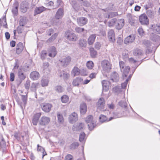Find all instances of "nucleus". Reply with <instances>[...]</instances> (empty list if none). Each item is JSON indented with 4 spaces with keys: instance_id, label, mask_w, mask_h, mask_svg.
Masks as SVG:
<instances>
[{
    "instance_id": "1",
    "label": "nucleus",
    "mask_w": 160,
    "mask_h": 160,
    "mask_svg": "<svg viewBox=\"0 0 160 160\" xmlns=\"http://www.w3.org/2000/svg\"><path fill=\"white\" fill-rule=\"evenodd\" d=\"M149 30L150 38L152 40L155 42L160 41V37L156 34H160V26L157 24L152 25Z\"/></svg>"
},
{
    "instance_id": "2",
    "label": "nucleus",
    "mask_w": 160,
    "mask_h": 160,
    "mask_svg": "<svg viewBox=\"0 0 160 160\" xmlns=\"http://www.w3.org/2000/svg\"><path fill=\"white\" fill-rule=\"evenodd\" d=\"M85 121L90 130H92L96 125V121L93 119V117L92 115H88L86 118Z\"/></svg>"
},
{
    "instance_id": "3",
    "label": "nucleus",
    "mask_w": 160,
    "mask_h": 160,
    "mask_svg": "<svg viewBox=\"0 0 160 160\" xmlns=\"http://www.w3.org/2000/svg\"><path fill=\"white\" fill-rule=\"evenodd\" d=\"M119 66L120 70L123 73V77H126L130 71V67L126 65V64L123 61H120Z\"/></svg>"
},
{
    "instance_id": "4",
    "label": "nucleus",
    "mask_w": 160,
    "mask_h": 160,
    "mask_svg": "<svg viewBox=\"0 0 160 160\" xmlns=\"http://www.w3.org/2000/svg\"><path fill=\"white\" fill-rule=\"evenodd\" d=\"M111 64L107 60H104L101 62V67L103 73L109 72L111 69Z\"/></svg>"
},
{
    "instance_id": "5",
    "label": "nucleus",
    "mask_w": 160,
    "mask_h": 160,
    "mask_svg": "<svg viewBox=\"0 0 160 160\" xmlns=\"http://www.w3.org/2000/svg\"><path fill=\"white\" fill-rule=\"evenodd\" d=\"M26 66H21L19 68L18 71V78L21 81L23 80L26 78V76L24 73L26 72Z\"/></svg>"
},
{
    "instance_id": "6",
    "label": "nucleus",
    "mask_w": 160,
    "mask_h": 160,
    "mask_svg": "<svg viewBox=\"0 0 160 160\" xmlns=\"http://www.w3.org/2000/svg\"><path fill=\"white\" fill-rule=\"evenodd\" d=\"M65 38L69 41H75L78 40V37L76 34L69 31L65 32Z\"/></svg>"
},
{
    "instance_id": "7",
    "label": "nucleus",
    "mask_w": 160,
    "mask_h": 160,
    "mask_svg": "<svg viewBox=\"0 0 160 160\" xmlns=\"http://www.w3.org/2000/svg\"><path fill=\"white\" fill-rule=\"evenodd\" d=\"M104 106L105 101L104 99L102 98H100L98 100L97 104V110L104 111Z\"/></svg>"
},
{
    "instance_id": "8",
    "label": "nucleus",
    "mask_w": 160,
    "mask_h": 160,
    "mask_svg": "<svg viewBox=\"0 0 160 160\" xmlns=\"http://www.w3.org/2000/svg\"><path fill=\"white\" fill-rule=\"evenodd\" d=\"M41 106L42 110L46 112H49L52 106L51 104L48 103H42Z\"/></svg>"
},
{
    "instance_id": "9",
    "label": "nucleus",
    "mask_w": 160,
    "mask_h": 160,
    "mask_svg": "<svg viewBox=\"0 0 160 160\" xmlns=\"http://www.w3.org/2000/svg\"><path fill=\"white\" fill-rule=\"evenodd\" d=\"M71 58L70 56L67 57L61 60H60L59 61L61 63V64L64 67H66L71 62Z\"/></svg>"
},
{
    "instance_id": "10",
    "label": "nucleus",
    "mask_w": 160,
    "mask_h": 160,
    "mask_svg": "<svg viewBox=\"0 0 160 160\" xmlns=\"http://www.w3.org/2000/svg\"><path fill=\"white\" fill-rule=\"evenodd\" d=\"M6 142L2 135L0 134V149L3 152L6 151Z\"/></svg>"
},
{
    "instance_id": "11",
    "label": "nucleus",
    "mask_w": 160,
    "mask_h": 160,
    "mask_svg": "<svg viewBox=\"0 0 160 160\" xmlns=\"http://www.w3.org/2000/svg\"><path fill=\"white\" fill-rule=\"evenodd\" d=\"M108 37L109 42L114 43L115 41V35L114 31L111 29L108 32Z\"/></svg>"
},
{
    "instance_id": "12",
    "label": "nucleus",
    "mask_w": 160,
    "mask_h": 160,
    "mask_svg": "<svg viewBox=\"0 0 160 160\" xmlns=\"http://www.w3.org/2000/svg\"><path fill=\"white\" fill-rule=\"evenodd\" d=\"M139 20L142 24L147 25L148 24V19L145 14H142L139 17Z\"/></svg>"
},
{
    "instance_id": "13",
    "label": "nucleus",
    "mask_w": 160,
    "mask_h": 160,
    "mask_svg": "<svg viewBox=\"0 0 160 160\" xmlns=\"http://www.w3.org/2000/svg\"><path fill=\"white\" fill-rule=\"evenodd\" d=\"M50 121L49 118L46 116L42 117L39 121V124L41 125H46L49 123Z\"/></svg>"
},
{
    "instance_id": "14",
    "label": "nucleus",
    "mask_w": 160,
    "mask_h": 160,
    "mask_svg": "<svg viewBox=\"0 0 160 160\" xmlns=\"http://www.w3.org/2000/svg\"><path fill=\"white\" fill-rule=\"evenodd\" d=\"M78 115L77 113L73 112L72 113L69 117V122L70 123H73L78 120Z\"/></svg>"
},
{
    "instance_id": "15",
    "label": "nucleus",
    "mask_w": 160,
    "mask_h": 160,
    "mask_svg": "<svg viewBox=\"0 0 160 160\" xmlns=\"http://www.w3.org/2000/svg\"><path fill=\"white\" fill-rule=\"evenodd\" d=\"M135 38L134 35H131L128 36L124 40L125 44H129L133 42L135 40Z\"/></svg>"
},
{
    "instance_id": "16",
    "label": "nucleus",
    "mask_w": 160,
    "mask_h": 160,
    "mask_svg": "<svg viewBox=\"0 0 160 160\" xmlns=\"http://www.w3.org/2000/svg\"><path fill=\"white\" fill-rule=\"evenodd\" d=\"M87 19L84 17H81L77 19L78 24L80 26H83L86 24Z\"/></svg>"
},
{
    "instance_id": "17",
    "label": "nucleus",
    "mask_w": 160,
    "mask_h": 160,
    "mask_svg": "<svg viewBox=\"0 0 160 160\" xmlns=\"http://www.w3.org/2000/svg\"><path fill=\"white\" fill-rule=\"evenodd\" d=\"M57 54V52L56 48L54 47H50L49 50L48 56L51 57L53 58L55 57Z\"/></svg>"
},
{
    "instance_id": "18",
    "label": "nucleus",
    "mask_w": 160,
    "mask_h": 160,
    "mask_svg": "<svg viewBox=\"0 0 160 160\" xmlns=\"http://www.w3.org/2000/svg\"><path fill=\"white\" fill-rule=\"evenodd\" d=\"M30 78L33 80H37L39 78V73L37 71H33L30 74Z\"/></svg>"
},
{
    "instance_id": "19",
    "label": "nucleus",
    "mask_w": 160,
    "mask_h": 160,
    "mask_svg": "<svg viewBox=\"0 0 160 160\" xmlns=\"http://www.w3.org/2000/svg\"><path fill=\"white\" fill-rule=\"evenodd\" d=\"M117 24L116 25V28L118 29H121L124 25V20L121 19L118 20L116 22Z\"/></svg>"
},
{
    "instance_id": "20",
    "label": "nucleus",
    "mask_w": 160,
    "mask_h": 160,
    "mask_svg": "<svg viewBox=\"0 0 160 160\" xmlns=\"http://www.w3.org/2000/svg\"><path fill=\"white\" fill-rule=\"evenodd\" d=\"M111 80L112 82H117L119 80V76L118 74L116 72H113L111 76Z\"/></svg>"
},
{
    "instance_id": "21",
    "label": "nucleus",
    "mask_w": 160,
    "mask_h": 160,
    "mask_svg": "<svg viewBox=\"0 0 160 160\" xmlns=\"http://www.w3.org/2000/svg\"><path fill=\"white\" fill-rule=\"evenodd\" d=\"M28 7V3L26 1L22 2L20 6V9L23 12H25L27 11Z\"/></svg>"
},
{
    "instance_id": "22",
    "label": "nucleus",
    "mask_w": 160,
    "mask_h": 160,
    "mask_svg": "<svg viewBox=\"0 0 160 160\" xmlns=\"http://www.w3.org/2000/svg\"><path fill=\"white\" fill-rule=\"evenodd\" d=\"M137 18L131 15H130L129 18V22L130 24L132 26H134L137 23Z\"/></svg>"
},
{
    "instance_id": "23",
    "label": "nucleus",
    "mask_w": 160,
    "mask_h": 160,
    "mask_svg": "<svg viewBox=\"0 0 160 160\" xmlns=\"http://www.w3.org/2000/svg\"><path fill=\"white\" fill-rule=\"evenodd\" d=\"M80 111L82 114L84 115L85 114L87 111V106L85 103H83L81 104Z\"/></svg>"
},
{
    "instance_id": "24",
    "label": "nucleus",
    "mask_w": 160,
    "mask_h": 160,
    "mask_svg": "<svg viewBox=\"0 0 160 160\" xmlns=\"http://www.w3.org/2000/svg\"><path fill=\"white\" fill-rule=\"evenodd\" d=\"M41 113H38L36 114L33 116L32 120V123L34 125H36L38 122V119L41 115Z\"/></svg>"
},
{
    "instance_id": "25",
    "label": "nucleus",
    "mask_w": 160,
    "mask_h": 160,
    "mask_svg": "<svg viewBox=\"0 0 160 160\" xmlns=\"http://www.w3.org/2000/svg\"><path fill=\"white\" fill-rule=\"evenodd\" d=\"M82 80V79L81 77H78L73 80L72 84L75 86H78L81 83Z\"/></svg>"
},
{
    "instance_id": "26",
    "label": "nucleus",
    "mask_w": 160,
    "mask_h": 160,
    "mask_svg": "<svg viewBox=\"0 0 160 160\" xmlns=\"http://www.w3.org/2000/svg\"><path fill=\"white\" fill-rule=\"evenodd\" d=\"M47 8L43 7H36L34 10L35 15L40 14L47 10Z\"/></svg>"
},
{
    "instance_id": "27",
    "label": "nucleus",
    "mask_w": 160,
    "mask_h": 160,
    "mask_svg": "<svg viewBox=\"0 0 160 160\" xmlns=\"http://www.w3.org/2000/svg\"><path fill=\"white\" fill-rule=\"evenodd\" d=\"M23 44L21 42H19L17 46L16 52L17 54H20L23 49Z\"/></svg>"
},
{
    "instance_id": "28",
    "label": "nucleus",
    "mask_w": 160,
    "mask_h": 160,
    "mask_svg": "<svg viewBox=\"0 0 160 160\" xmlns=\"http://www.w3.org/2000/svg\"><path fill=\"white\" fill-rule=\"evenodd\" d=\"M63 15V10L62 8H59L56 12L55 18L59 19L62 18Z\"/></svg>"
},
{
    "instance_id": "29",
    "label": "nucleus",
    "mask_w": 160,
    "mask_h": 160,
    "mask_svg": "<svg viewBox=\"0 0 160 160\" xmlns=\"http://www.w3.org/2000/svg\"><path fill=\"white\" fill-rule=\"evenodd\" d=\"M143 53L141 49L138 48L134 49L133 53V55L137 57H139L142 55Z\"/></svg>"
},
{
    "instance_id": "30",
    "label": "nucleus",
    "mask_w": 160,
    "mask_h": 160,
    "mask_svg": "<svg viewBox=\"0 0 160 160\" xmlns=\"http://www.w3.org/2000/svg\"><path fill=\"white\" fill-rule=\"evenodd\" d=\"M96 38V35L93 34L91 35L88 38V42L89 45L92 44L95 41Z\"/></svg>"
},
{
    "instance_id": "31",
    "label": "nucleus",
    "mask_w": 160,
    "mask_h": 160,
    "mask_svg": "<svg viewBox=\"0 0 160 160\" xmlns=\"http://www.w3.org/2000/svg\"><path fill=\"white\" fill-rule=\"evenodd\" d=\"M80 73V69L78 67H76L73 68L71 72L72 75L74 77L79 75Z\"/></svg>"
},
{
    "instance_id": "32",
    "label": "nucleus",
    "mask_w": 160,
    "mask_h": 160,
    "mask_svg": "<svg viewBox=\"0 0 160 160\" xmlns=\"http://www.w3.org/2000/svg\"><path fill=\"white\" fill-rule=\"evenodd\" d=\"M49 67V65L48 63L47 62L43 63V71L44 73H48L50 72V69Z\"/></svg>"
},
{
    "instance_id": "33",
    "label": "nucleus",
    "mask_w": 160,
    "mask_h": 160,
    "mask_svg": "<svg viewBox=\"0 0 160 160\" xmlns=\"http://www.w3.org/2000/svg\"><path fill=\"white\" fill-rule=\"evenodd\" d=\"M59 75L60 77L64 80L67 79L69 76V74L68 73L64 71L60 72Z\"/></svg>"
},
{
    "instance_id": "34",
    "label": "nucleus",
    "mask_w": 160,
    "mask_h": 160,
    "mask_svg": "<svg viewBox=\"0 0 160 160\" xmlns=\"http://www.w3.org/2000/svg\"><path fill=\"white\" fill-rule=\"evenodd\" d=\"M49 79L47 78H43L41 80V85L42 87L46 86L48 85Z\"/></svg>"
},
{
    "instance_id": "35",
    "label": "nucleus",
    "mask_w": 160,
    "mask_h": 160,
    "mask_svg": "<svg viewBox=\"0 0 160 160\" xmlns=\"http://www.w3.org/2000/svg\"><path fill=\"white\" fill-rule=\"evenodd\" d=\"M116 22L117 19L113 18L108 22V25L109 27H112L116 24Z\"/></svg>"
},
{
    "instance_id": "36",
    "label": "nucleus",
    "mask_w": 160,
    "mask_h": 160,
    "mask_svg": "<svg viewBox=\"0 0 160 160\" xmlns=\"http://www.w3.org/2000/svg\"><path fill=\"white\" fill-rule=\"evenodd\" d=\"M61 101L63 103H67L69 101V97L66 95H64L61 97Z\"/></svg>"
},
{
    "instance_id": "37",
    "label": "nucleus",
    "mask_w": 160,
    "mask_h": 160,
    "mask_svg": "<svg viewBox=\"0 0 160 160\" xmlns=\"http://www.w3.org/2000/svg\"><path fill=\"white\" fill-rule=\"evenodd\" d=\"M75 128H73L74 130L79 131L82 129L84 127V124L82 123H80L78 125L74 126Z\"/></svg>"
},
{
    "instance_id": "38",
    "label": "nucleus",
    "mask_w": 160,
    "mask_h": 160,
    "mask_svg": "<svg viewBox=\"0 0 160 160\" xmlns=\"http://www.w3.org/2000/svg\"><path fill=\"white\" fill-rule=\"evenodd\" d=\"M113 117H110L108 121H110L113 118H120L122 116V115L117 112H115L113 113Z\"/></svg>"
},
{
    "instance_id": "39",
    "label": "nucleus",
    "mask_w": 160,
    "mask_h": 160,
    "mask_svg": "<svg viewBox=\"0 0 160 160\" xmlns=\"http://www.w3.org/2000/svg\"><path fill=\"white\" fill-rule=\"evenodd\" d=\"M39 85V83H32L31 86V90L36 92L37 86Z\"/></svg>"
},
{
    "instance_id": "40",
    "label": "nucleus",
    "mask_w": 160,
    "mask_h": 160,
    "mask_svg": "<svg viewBox=\"0 0 160 160\" xmlns=\"http://www.w3.org/2000/svg\"><path fill=\"white\" fill-rule=\"evenodd\" d=\"M132 77L131 75H130L128 78L126 80L125 82L121 84V87L122 88L124 89L126 87L128 82L130 80Z\"/></svg>"
},
{
    "instance_id": "41",
    "label": "nucleus",
    "mask_w": 160,
    "mask_h": 160,
    "mask_svg": "<svg viewBox=\"0 0 160 160\" xmlns=\"http://www.w3.org/2000/svg\"><path fill=\"white\" fill-rule=\"evenodd\" d=\"M107 82L106 80H103L102 82V84L103 88V91H106L109 89V86L108 85H105L106 82Z\"/></svg>"
},
{
    "instance_id": "42",
    "label": "nucleus",
    "mask_w": 160,
    "mask_h": 160,
    "mask_svg": "<svg viewBox=\"0 0 160 160\" xmlns=\"http://www.w3.org/2000/svg\"><path fill=\"white\" fill-rule=\"evenodd\" d=\"M89 50L91 57H94L97 55V52L94 49V48H90Z\"/></svg>"
},
{
    "instance_id": "43",
    "label": "nucleus",
    "mask_w": 160,
    "mask_h": 160,
    "mask_svg": "<svg viewBox=\"0 0 160 160\" xmlns=\"http://www.w3.org/2000/svg\"><path fill=\"white\" fill-rule=\"evenodd\" d=\"M18 5L17 4L15 5L14 7L13 8L12 10V13L15 15H17L18 13Z\"/></svg>"
},
{
    "instance_id": "44",
    "label": "nucleus",
    "mask_w": 160,
    "mask_h": 160,
    "mask_svg": "<svg viewBox=\"0 0 160 160\" xmlns=\"http://www.w3.org/2000/svg\"><path fill=\"white\" fill-rule=\"evenodd\" d=\"M86 66L88 69H92L94 66L93 62L91 61H88L87 62Z\"/></svg>"
},
{
    "instance_id": "45",
    "label": "nucleus",
    "mask_w": 160,
    "mask_h": 160,
    "mask_svg": "<svg viewBox=\"0 0 160 160\" xmlns=\"http://www.w3.org/2000/svg\"><path fill=\"white\" fill-rule=\"evenodd\" d=\"M79 44L82 47H85L87 45V41L84 39H81L79 40Z\"/></svg>"
},
{
    "instance_id": "46",
    "label": "nucleus",
    "mask_w": 160,
    "mask_h": 160,
    "mask_svg": "<svg viewBox=\"0 0 160 160\" xmlns=\"http://www.w3.org/2000/svg\"><path fill=\"white\" fill-rule=\"evenodd\" d=\"M100 121L101 122H103L106 121H109V120H108L106 117L104 115H101L99 117Z\"/></svg>"
},
{
    "instance_id": "47",
    "label": "nucleus",
    "mask_w": 160,
    "mask_h": 160,
    "mask_svg": "<svg viewBox=\"0 0 160 160\" xmlns=\"http://www.w3.org/2000/svg\"><path fill=\"white\" fill-rule=\"evenodd\" d=\"M58 36V34L57 33H55L51 37H50L48 40V42H51L52 41H54L57 38Z\"/></svg>"
},
{
    "instance_id": "48",
    "label": "nucleus",
    "mask_w": 160,
    "mask_h": 160,
    "mask_svg": "<svg viewBox=\"0 0 160 160\" xmlns=\"http://www.w3.org/2000/svg\"><path fill=\"white\" fill-rule=\"evenodd\" d=\"M85 134L84 132H82L80 134L79 140L80 142L83 141L85 139Z\"/></svg>"
},
{
    "instance_id": "49",
    "label": "nucleus",
    "mask_w": 160,
    "mask_h": 160,
    "mask_svg": "<svg viewBox=\"0 0 160 160\" xmlns=\"http://www.w3.org/2000/svg\"><path fill=\"white\" fill-rule=\"evenodd\" d=\"M75 31L77 33H81L84 31V29L83 28L77 27L75 28Z\"/></svg>"
},
{
    "instance_id": "50",
    "label": "nucleus",
    "mask_w": 160,
    "mask_h": 160,
    "mask_svg": "<svg viewBox=\"0 0 160 160\" xmlns=\"http://www.w3.org/2000/svg\"><path fill=\"white\" fill-rule=\"evenodd\" d=\"M55 91L58 92H62L63 91V89L60 86H58L56 87Z\"/></svg>"
},
{
    "instance_id": "51",
    "label": "nucleus",
    "mask_w": 160,
    "mask_h": 160,
    "mask_svg": "<svg viewBox=\"0 0 160 160\" xmlns=\"http://www.w3.org/2000/svg\"><path fill=\"white\" fill-rule=\"evenodd\" d=\"M57 117L58 122L60 123H62L64 120L63 116L58 113L57 115Z\"/></svg>"
},
{
    "instance_id": "52",
    "label": "nucleus",
    "mask_w": 160,
    "mask_h": 160,
    "mask_svg": "<svg viewBox=\"0 0 160 160\" xmlns=\"http://www.w3.org/2000/svg\"><path fill=\"white\" fill-rule=\"evenodd\" d=\"M113 91L115 92L118 93L121 92V89L119 86H116L113 88Z\"/></svg>"
},
{
    "instance_id": "53",
    "label": "nucleus",
    "mask_w": 160,
    "mask_h": 160,
    "mask_svg": "<svg viewBox=\"0 0 160 160\" xmlns=\"http://www.w3.org/2000/svg\"><path fill=\"white\" fill-rule=\"evenodd\" d=\"M30 81L29 80H27L26 81L24 86L25 88L27 90H28L30 86Z\"/></svg>"
},
{
    "instance_id": "54",
    "label": "nucleus",
    "mask_w": 160,
    "mask_h": 160,
    "mask_svg": "<svg viewBox=\"0 0 160 160\" xmlns=\"http://www.w3.org/2000/svg\"><path fill=\"white\" fill-rule=\"evenodd\" d=\"M147 14L150 18H152L153 16L154 12L151 10H148L147 11Z\"/></svg>"
},
{
    "instance_id": "55",
    "label": "nucleus",
    "mask_w": 160,
    "mask_h": 160,
    "mask_svg": "<svg viewBox=\"0 0 160 160\" xmlns=\"http://www.w3.org/2000/svg\"><path fill=\"white\" fill-rule=\"evenodd\" d=\"M71 4L72 5V7L75 10L77 11L79 10V7L76 3L75 2H72L71 3Z\"/></svg>"
},
{
    "instance_id": "56",
    "label": "nucleus",
    "mask_w": 160,
    "mask_h": 160,
    "mask_svg": "<svg viewBox=\"0 0 160 160\" xmlns=\"http://www.w3.org/2000/svg\"><path fill=\"white\" fill-rule=\"evenodd\" d=\"M47 56V52L45 51H42L41 52V57L42 59H44Z\"/></svg>"
},
{
    "instance_id": "57",
    "label": "nucleus",
    "mask_w": 160,
    "mask_h": 160,
    "mask_svg": "<svg viewBox=\"0 0 160 160\" xmlns=\"http://www.w3.org/2000/svg\"><path fill=\"white\" fill-rule=\"evenodd\" d=\"M119 104L122 107L126 108L127 107V103L125 101H121L119 102Z\"/></svg>"
},
{
    "instance_id": "58",
    "label": "nucleus",
    "mask_w": 160,
    "mask_h": 160,
    "mask_svg": "<svg viewBox=\"0 0 160 160\" xmlns=\"http://www.w3.org/2000/svg\"><path fill=\"white\" fill-rule=\"evenodd\" d=\"M143 43L147 48L149 47L151 44L150 42L148 40H144L143 42Z\"/></svg>"
},
{
    "instance_id": "59",
    "label": "nucleus",
    "mask_w": 160,
    "mask_h": 160,
    "mask_svg": "<svg viewBox=\"0 0 160 160\" xmlns=\"http://www.w3.org/2000/svg\"><path fill=\"white\" fill-rule=\"evenodd\" d=\"M101 47V43L99 42H96L95 43L94 45V47L95 49L99 50L100 49Z\"/></svg>"
},
{
    "instance_id": "60",
    "label": "nucleus",
    "mask_w": 160,
    "mask_h": 160,
    "mask_svg": "<svg viewBox=\"0 0 160 160\" xmlns=\"http://www.w3.org/2000/svg\"><path fill=\"white\" fill-rule=\"evenodd\" d=\"M138 32L139 35L142 36L143 35L144 32L142 28L140 27L138 29Z\"/></svg>"
},
{
    "instance_id": "61",
    "label": "nucleus",
    "mask_w": 160,
    "mask_h": 160,
    "mask_svg": "<svg viewBox=\"0 0 160 160\" xmlns=\"http://www.w3.org/2000/svg\"><path fill=\"white\" fill-rule=\"evenodd\" d=\"M117 15V12H112L110 13L109 15H108V17H106L107 18H112L113 17L116 16Z\"/></svg>"
},
{
    "instance_id": "62",
    "label": "nucleus",
    "mask_w": 160,
    "mask_h": 160,
    "mask_svg": "<svg viewBox=\"0 0 160 160\" xmlns=\"http://www.w3.org/2000/svg\"><path fill=\"white\" fill-rule=\"evenodd\" d=\"M15 78L14 74L12 72L10 73V81L12 82L14 81Z\"/></svg>"
},
{
    "instance_id": "63",
    "label": "nucleus",
    "mask_w": 160,
    "mask_h": 160,
    "mask_svg": "<svg viewBox=\"0 0 160 160\" xmlns=\"http://www.w3.org/2000/svg\"><path fill=\"white\" fill-rule=\"evenodd\" d=\"M81 73V75L83 76H87L88 75V72H87V71L86 70H84V69L82 70L81 72H80Z\"/></svg>"
},
{
    "instance_id": "64",
    "label": "nucleus",
    "mask_w": 160,
    "mask_h": 160,
    "mask_svg": "<svg viewBox=\"0 0 160 160\" xmlns=\"http://www.w3.org/2000/svg\"><path fill=\"white\" fill-rule=\"evenodd\" d=\"M65 160H73L72 156L70 154H68L66 156Z\"/></svg>"
}]
</instances>
